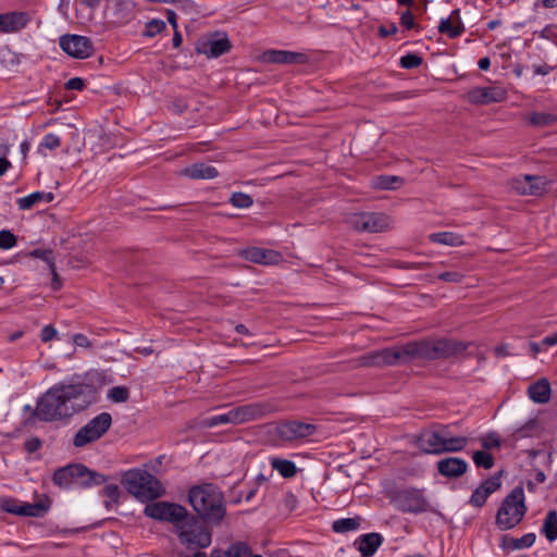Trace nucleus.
<instances>
[{"label":"nucleus","instance_id":"44","mask_svg":"<svg viewBox=\"0 0 557 557\" xmlns=\"http://www.w3.org/2000/svg\"><path fill=\"white\" fill-rule=\"evenodd\" d=\"M480 443L485 450L500 448L502 440L496 432H488L480 438Z\"/></svg>","mask_w":557,"mask_h":557},{"label":"nucleus","instance_id":"39","mask_svg":"<svg viewBox=\"0 0 557 557\" xmlns=\"http://www.w3.org/2000/svg\"><path fill=\"white\" fill-rule=\"evenodd\" d=\"M472 460L478 468H483L485 470L492 469L495 463L493 455L484 450L474 451Z\"/></svg>","mask_w":557,"mask_h":557},{"label":"nucleus","instance_id":"18","mask_svg":"<svg viewBox=\"0 0 557 557\" xmlns=\"http://www.w3.org/2000/svg\"><path fill=\"white\" fill-rule=\"evenodd\" d=\"M244 259L258 264H276L282 260V255L272 249L250 247L239 252Z\"/></svg>","mask_w":557,"mask_h":557},{"label":"nucleus","instance_id":"20","mask_svg":"<svg viewBox=\"0 0 557 557\" xmlns=\"http://www.w3.org/2000/svg\"><path fill=\"white\" fill-rule=\"evenodd\" d=\"M502 485L500 476L494 475L484 480L472 493L469 504L473 507L481 508L488 496L497 491Z\"/></svg>","mask_w":557,"mask_h":557},{"label":"nucleus","instance_id":"12","mask_svg":"<svg viewBox=\"0 0 557 557\" xmlns=\"http://www.w3.org/2000/svg\"><path fill=\"white\" fill-rule=\"evenodd\" d=\"M232 48V44L228 40L225 33H211L202 36L196 42V52L205 54L208 58H219L222 54L227 53Z\"/></svg>","mask_w":557,"mask_h":557},{"label":"nucleus","instance_id":"5","mask_svg":"<svg viewBox=\"0 0 557 557\" xmlns=\"http://www.w3.org/2000/svg\"><path fill=\"white\" fill-rule=\"evenodd\" d=\"M273 411L269 403H252L231 409L221 414H215L203 420V425L213 428L220 424H242L268 416Z\"/></svg>","mask_w":557,"mask_h":557},{"label":"nucleus","instance_id":"27","mask_svg":"<svg viewBox=\"0 0 557 557\" xmlns=\"http://www.w3.org/2000/svg\"><path fill=\"white\" fill-rule=\"evenodd\" d=\"M383 542L380 533H368L357 540L358 549L363 557H371Z\"/></svg>","mask_w":557,"mask_h":557},{"label":"nucleus","instance_id":"42","mask_svg":"<svg viewBox=\"0 0 557 557\" xmlns=\"http://www.w3.org/2000/svg\"><path fill=\"white\" fill-rule=\"evenodd\" d=\"M165 27H166V25H165L164 21L154 18V20H151L148 23H146L145 30H144L143 35L145 37L152 38L156 35L163 32L165 29Z\"/></svg>","mask_w":557,"mask_h":557},{"label":"nucleus","instance_id":"64","mask_svg":"<svg viewBox=\"0 0 557 557\" xmlns=\"http://www.w3.org/2000/svg\"><path fill=\"white\" fill-rule=\"evenodd\" d=\"M478 66L482 71H486L491 66V60L488 57L481 58L478 62Z\"/></svg>","mask_w":557,"mask_h":557},{"label":"nucleus","instance_id":"13","mask_svg":"<svg viewBox=\"0 0 557 557\" xmlns=\"http://www.w3.org/2000/svg\"><path fill=\"white\" fill-rule=\"evenodd\" d=\"M393 502L398 510L410 513H421L428 510V500L422 490L405 488L398 491Z\"/></svg>","mask_w":557,"mask_h":557},{"label":"nucleus","instance_id":"29","mask_svg":"<svg viewBox=\"0 0 557 557\" xmlns=\"http://www.w3.org/2000/svg\"><path fill=\"white\" fill-rule=\"evenodd\" d=\"M184 174L193 180H210L216 177L219 172L214 166L199 162L185 168Z\"/></svg>","mask_w":557,"mask_h":557},{"label":"nucleus","instance_id":"60","mask_svg":"<svg viewBox=\"0 0 557 557\" xmlns=\"http://www.w3.org/2000/svg\"><path fill=\"white\" fill-rule=\"evenodd\" d=\"M297 503V497L293 493H287L285 495V504L290 510L296 507Z\"/></svg>","mask_w":557,"mask_h":557},{"label":"nucleus","instance_id":"11","mask_svg":"<svg viewBox=\"0 0 557 557\" xmlns=\"http://www.w3.org/2000/svg\"><path fill=\"white\" fill-rule=\"evenodd\" d=\"M348 223L359 232L379 233L389 228L391 219L384 213L360 212L351 214Z\"/></svg>","mask_w":557,"mask_h":557},{"label":"nucleus","instance_id":"1","mask_svg":"<svg viewBox=\"0 0 557 557\" xmlns=\"http://www.w3.org/2000/svg\"><path fill=\"white\" fill-rule=\"evenodd\" d=\"M99 398V387L87 380L71 379L59 382L37 400L33 416L44 422H66L74 414L86 410Z\"/></svg>","mask_w":557,"mask_h":557},{"label":"nucleus","instance_id":"7","mask_svg":"<svg viewBox=\"0 0 557 557\" xmlns=\"http://www.w3.org/2000/svg\"><path fill=\"white\" fill-rule=\"evenodd\" d=\"M181 544L189 549L206 548L211 544V532L195 515L187 513L186 518L175 530Z\"/></svg>","mask_w":557,"mask_h":557},{"label":"nucleus","instance_id":"52","mask_svg":"<svg viewBox=\"0 0 557 557\" xmlns=\"http://www.w3.org/2000/svg\"><path fill=\"white\" fill-rule=\"evenodd\" d=\"M58 336V331L52 325H46L41 329L40 339L44 343H48Z\"/></svg>","mask_w":557,"mask_h":557},{"label":"nucleus","instance_id":"62","mask_svg":"<svg viewBox=\"0 0 557 557\" xmlns=\"http://www.w3.org/2000/svg\"><path fill=\"white\" fill-rule=\"evenodd\" d=\"M557 344V333L548 335L542 339V345L554 346Z\"/></svg>","mask_w":557,"mask_h":557},{"label":"nucleus","instance_id":"43","mask_svg":"<svg viewBox=\"0 0 557 557\" xmlns=\"http://www.w3.org/2000/svg\"><path fill=\"white\" fill-rule=\"evenodd\" d=\"M108 398L113 403H125L129 398V389L126 386H114L109 389Z\"/></svg>","mask_w":557,"mask_h":557},{"label":"nucleus","instance_id":"53","mask_svg":"<svg viewBox=\"0 0 557 557\" xmlns=\"http://www.w3.org/2000/svg\"><path fill=\"white\" fill-rule=\"evenodd\" d=\"M33 256L39 258V259H42L44 261H46L50 268H52L54 265L53 263V253H52V250H46V249H35L33 252H32Z\"/></svg>","mask_w":557,"mask_h":557},{"label":"nucleus","instance_id":"45","mask_svg":"<svg viewBox=\"0 0 557 557\" xmlns=\"http://www.w3.org/2000/svg\"><path fill=\"white\" fill-rule=\"evenodd\" d=\"M423 62V59L416 53H407L400 58L399 64L403 69H416L419 67Z\"/></svg>","mask_w":557,"mask_h":557},{"label":"nucleus","instance_id":"40","mask_svg":"<svg viewBox=\"0 0 557 557\" xmlns=\"http://www.w3.org/2000/svg\"><path fill=\"white\" fill-rule=\"evenodd\" d=\"M557 117L552 113L546 112H533L530 117L529 122L533 126H548L555 123Z\"/></svg>","mask_w":557,"mask_h":557},{"label":"nucleus","instance_id":"8","mask_svg":"<svg viewBox=\"0 0 557 557\" xmlns=\"http://www.w3.org/2000/svg\"><path fill=\"white\" fill-rule=\"evenodd\" d=\"M112 417L109 412H101L82 426L73 437L75 447H84L101 438L111 428Z\"/></svg>","mask_w":557,"mask_h":557},{"label":"nucleus","instance_id":"49","mask_svg":"<svg viewBox=\"0 0 557 557\" xmlns=\"http://www.w3.org/2000/svg\"><path fill=\"white\" fill-rule=\"evenodd\" d=\"M102 495L110 499L106 502V506L109 507L110 503H116L120 497V487L116 484L106 485L102 490Z\"/></svg>","mask_w":557,"mask_h":557},{"label":"nucleus","instance_id":"15","mask_svg":"<svg viewBox=\"0 0 557 557\" xmlns=\"http://www.w3.org/2000/svg\"><path fill=\"white\" fill-rule=\"evenodd\" d=\"M417 446L425 454H445L444 426H441L440 430H425L421 432L417 438Z\"/></svg>","mask_w":557,"mask_h":557},{"label":"nucleus","instance_id":"24","mask_svg":"<svg viewBox=\"0 0 557 557\" xmlns=\"http://www.w3.org/2000/svg\"><path fill=\"white\" fill-rule=\"evenodd\" d=\"M359 367H391L388 348L373 350L356 359Z\"/></svg>","mask_w":557,"mask_h":557},{"label":"nucleus","instance_id":"51","mask_svg":"<svg viewBox=\"0 0 557 557\" xmlns=\"http://www.w3.org/2000/svg\"><path fill=\"white\" fill-rule=\"evenodd\" d=\"M438 278L449 283H460L463 278V274L457 271H447L438 275Z\"/></svg>","mask_w":557,"mask_h":557},{"label":"nucleus","instance_id":"10","mask_svg":"<svg viewBox=\"0 0 557 557\" xmlns=\"http://www.w3.org/2000/svg\"><path fill=\"white\" fill-rule=\"evenodd\" d=\"M315 432V424L299 420H285L280 422L275 428L276 437L285 444L302 441L310 437Z\"/></svg>","mask_w":557,"mask_h":557},{"label":"nucleus","instance_id":"32","mask_svg":"<svg viewBox=\"0 0 557 557\" xmlns=\"http://www.w3.org/2000/svg\"><path fill=\"white\" fill-rule=\"evenodd\" d=\"M74 463L65 466L63 468H59L54 471L52 481L54 484L62 488H69L75 485V476H74Z\"/></svg>","mask_w":557,"mask_h":557},{"label":"nucleus","instance_id":"58","mask_svg":"<svg viewBox=\"0 0 557 557\" xmlns=\"http://www.w3.org/2000/svg\"><path fill=\"white\" fill-rule=\"evenodd\" d=\"M397 30H398V28H397L396 24L392 23L388 27L380 26L379 27V35L384 38V37H387L389 35L396 34Z\"/></svg>","mask_w":557,"mask_h":557},{"label":"nucleus","instance_id":"19","mask_svg":"<svg viewBox=\"0 0 557 557\" xmlns=\"http://www.w3.org/2000/svg\"><path fill=\"white\" fill-rule=\"evenodd\" d=\"M437 472L448 479H457L468 471V462L458 457H446L436 462Z\"/></svg>","mask_w":557,"mask_h":557},{"label":"nucleus","instance_id":"6","mask_svg":"<svg viewBox=\"0 0 557 557\" xmlns=\"http://www.w3.org/2000/svg\"><path fill=\"white\" fill-rule=\"evenodd\" d=\"M527 510L523 487L516 486L498 508L495 523L502 531L511 530L522 521Z\"/></svg>","mask_w":557,"mask_h":557},{"label":"nucleus","instance_id":"50","mask_svg":"<svg viewBox=\"0 0 557 557\" xmlns=\"http://www.w3.org/2000/svg\"><path fill=\"white\" fill-rule=\"evenodd\" d=\"M60 145H61L60 137L54 134H47L44 137L42 143H41V146L49 150L57 149L58 147H60Z\"/></svg>","mask_w":557,"mask_h":557},{"label":"nucleus","instance_id":"22","mask_svg":"<svg viewBox=\"0 0 557 557\" xmlns=\"http://www.w3.org/2000/svg\"><path fill=\"white\" fill-rule=\"evenodd\" d=\"M30 17L26 12L0 14V33H15L27 26Z\"/></svg>","mask_w":557,"mask_h":557},{"label":"nucleus","instance_id":"47","mask_svg":"<svg viewBox=\"0 0 557 557\" xmlns=\"http://www.w3.org/2000/svg\"><path fill=\"white\" fill-rule=\"evenodd\" d=\"M21 502L11 497H2L0 499V508L8 513L17 515Z\"/></svg>","mask_w":557,"mask_h":557},{"label":"nucleus","instance_id":"34","mask_svg":"<svg viewBox=\"0 0 557 557\" xmlns=\"http://www.w3.org/2000/svg\"><path fill=\"white\" fill-rule=\"evenodd\" d=\"M271 467L276 470L284 479H292L297 474V467L294 461L278 457L271 458Z\"/></svg>","mask_w":557,"mask_h":557},{"label":"nucleus","instance_id":"63","mask_svg":"<svg viewBox=\"0 0 557 557\" xmlns=\"http://www.w3.org/2000/svg\"><path fill=\"white\" fill-rule=\"evenodd\" d=\"M10 166H11V162L7 158L1 157L0 158V176H2L9 170Z\"/></svg>","mask_w":557,"mask_h":557},{"label":"nucleus","instance_id":"23","mask_svg":"<svg viewBox=\"0 0 557 557\" xmlns=\"http://www.w3.org/2000/svg\"><path fill=\"white\" fill-rule=\"evenodd\" d=\"M438 32L446 34L449 38H457L465 32L463 23L460 18V11L456 9L449 17L443 18L438 25Z\"/></svg>","mask_w":557,"mask_h":557},{"label":"nucleus","instance_id":"59","mask_svg":"<svg viewBox=\"0 0 557 557\" xmlns=\"http://www.w3.org/2000/svg\"><path fill=\"white\" fill-rule=\"evenodd\" d=\"M554 70L553 66L548 65V64H540V65H534V73L536 75H547L549 74L552 71Z\"/></svg>","mask_w":557,"mask_h":557},{"label":"nucleus","instance_id":"46","mask_svg":"<svg viewBox=\"0 0 557 557\" xmlns=\"http://www.w3.org/2000/svg\"><path fill=\"white\" fill-rule=\"evenodd\" d=\"M17 244L16 236L9 230L0 231V248L11 249Z\"/></svg>","mask_w":557,"mask_h":557},{"label":"nucleus","instance_id":"61","mask_svg":"<svg viewBox=\"0 0 557 557\" xmlns=\"http://www.w3.org/2000/svg\"><path fill=\"white\" fill-rule=\"evenodd\" d=\"M168 22L174 29H177L176 13L173 10H166Z\"/></svg>","mask_w":557,"mask_h":557},{"label":"nucleus","instance_id":"55","mask_svg":"<svg viewBox=\"0 0 557 557\" xmlns=\"http://www.w3.org/2000/svg\"><path fill=\"white\" fill-rule=\"evenodd\" d=\"M85 82L81 77H73L65 83V88L69 90H83Z\"/></svg>","mask_w":557,"mask_h":557},{"label":"nucleus","instance_id":"2","mask_svg":"<svg viewBox=\"0 0 557 557\" xmlns=\"http://www.w3.org/2000/svg\"><path fill=\"white\" fill-rule=\"evenodd\" d=\"M468 345L447 338L413 341L388 347L391 366L405 364L414 359H446L463 352Z\"/></svg>","mask_w":557,"mask_h":557},{"label":"nucleus","instance_id":"33","mask_svg":"<svg viewBox=\"0 0 557 557\" xmlns=\"http://www.w3.org/2000/svg\"><path fill=\"white\" fill-rule=\"evenodd\" d=\"M469 443L466 436H451L448 426L444 425V447L445 453H458L463 450Z\"/></svg>","mask_w":557,"mask_h":557},{"label":"nucleus","instance_id":"35","mask_svg":"<svg viewBox=\"0 0 557 557\" xmlns=\"http://www.w3.org/2000/svg\"><path fill=\"white\" fill-rule=\"evenodd\" d=\"M541 532L549 542L557 540V512L549 510L544 519Z\"/></svg>","mask_w":557,"mask_h":557},{"label":"nucleus","instance_id":"38","mask_svg":"<svg viewBox=\"0 0 557 557\" xmlns=\"http://www.w3.org/2000/svg\"><path fill=\"white\" fill-rule=\"evenodd\" d=\"M46 511V507L40 503L35 504H28V503H21L18 507L17 516L23 517H39L44 515Z\"/></svg>","mask_w":557,"mask_h":557},{"label":"nucleus","instance_id":"37","mask_svg":"<svg viewBox=\"0 0 557 557\" xmlns=\"http://www.w3.org/2000/svg\"><path fill=\"white\" fill-rule=\"evenodd\" d=\"M430 240L447 246H461L463 244L462 236L453 232L433 233L430 235Z\"/></svg>","mask_w":557,"mask_h":557},{"label":"nucleus","instance_id":"41","mask_svg":"<svg viewBox=\"0 0 557 557\" xmlns=\"http://www.w3.org/2000/svg\"><path fill=\"white\" fill-rule=\"evenodd\" d=\"M230 203L235 208L246 209L252 206L253 199L248 194L236 191L231 195Z\"/></svg>","mask_w":557,"mask_h":557},{"label":"nucleus","instance_id":"9","mask_svg":"<svg viewBox=\"0 0 557 557\" xmlns=\"http://www.w3.org/2000/svg\"><path fill=\"white\" fill-rule=\"evenodd\" d=\"M144 513L154 520L170 522L176 530L186 518L188 510L176 503L154 502L145 506Z\"/></svg>","mask_w":557,"mask_h":557},{"label":"nucleus","instance_id":"56","mask_svg":"<svg viewBox=\"0 0 557 557\" xmlns=\"http://www.w3.org/2000/svg\"><path fill=\"white\" fill-rule=\"evenodd\" d=\"M400 24L407 29H411L416 26L412 13L407 10L400 16Z\"/></svg>","mask_w":557,"mask_h":557},{"label":"nucleus","instance_id":"57","mask_svg":"<svg viewBox=\"0 0 557 557\" xmlns=\"http://www.w3.org/2000/svg\"><path fill=\"white\" fill-rule=\"evenodd\" d=\"M73 343L78 346V347H85V348H88L91 346V343L90 341L88 339V337L84 334H75L73 336Z\"/></svg>","mask_w":557,"mask_h":557},{"label":"nucleus","instance_id":"3","mask_svg":"<svg viewBox=\"0 0 557 557\" xmlns=\"http://www.w3.org/2000/svg\"><path fill=\"white\" fill-rule=\"evenodd\" d=\"M188 502L203 522L220 525L226 516L223 492L212 483L195 485L188 491Z\"/></svg>","mask_w":557,"mask_h":557},{"label":"nucleus","instance_id":"14","mask_svg":"<svg viewBox=\"0 0 557 557\" xmlns=\"http://www.w3.org/2000/svg\"><path fill=\"white\" fill-rule=\"evenodd\" d=\"M59 45L66 54L74 59H87L95 51L91 39L81 35H63L60 37Z\"/></svg>","mask_w":557,"mask_h":557},{"label":"nucleus","instance_id":"16","mask_svg":"<svg viewBox=\"0 0 557 557\" xmlns=\"http://www.w3.org/2000/svg\"><path fill=\"white\" fill-rule=\"evenodd\" d=\"M506 97L507 91L503 87H475L466 95V99L473 104L502 102Z\"/></svg>","mask_w":557,"mask_h":557},{"label":"nucleus","instance_id":"48","mask_svg":"<svg viewBox=\"0 0 557 557\" xmlns=\"http://www.w3.org/2000/svg\"><path fill=\"white\" fill-rule=\"evenodd\" d=\"M379 180V187L383 189H395L404 183L399 176H381Z\"/></svg>","mask_w":557,"mask_h":557},{"label":"nucleus","instance_id":"17","mask_svg":"<svg viewBox=\"0 0 557 557\" xmlns=\"http://www.w3.org/2000/svg\"><path fill=\"white\" fill-rule=\"evenodd\" d=\"M261 60L271 64H301L307 61V55L294 51L270 49L262 53Z\"/></svg>","mask_w":557,"mask_h":557},{"label":"nucleus","instance_id":"4","mask_svg":"<svg viewBox=\"0 0 557 557\" xmlns=\"http://www.w3.org/2000/svg\"><path fill=\"white\" fill-rule=\"evenodd\" d=\"M122 483L126 491L141 502L153 500L165 493V488L154 475L147 470L131 469L123 474Z\"/></svg>","mask_w":557,"mask_h":557},{"label":"nucleus","instance_id":"25","mask_svg":"<svg viewBox=\"0 0 557 557\" xmlns=\"http://www.w3.org/2000/svg\"><path fill=\"white\" fill-rule=\"evenodd\" d=\"M536 540L535 533H527L519 539H515L510 536L509 534H504L500 537L499 547L505 552H512L518 550L522 548H529L531 547Z\"/></svg>","mask_w":557,"mask_h":557},{"label":"nucleus","instance_id":"21","mask_svg":"<svg viewBox=\"0 0 557 557\" xmlns=\"http://www.w3.org/2000/svg\"><path fill=\"white\" fill-rule=\"evenodd\" d=\"M75 485L79 487L98 486L107 482V478L96 471L89 470L82 463H74Z\"/></svg>","mask_w":557,"mask_h":557},{"label":"nucleus","instance_id":"28","mask_svg":"<svg viewBox=\"0 0 557 557\" xmlns=\"http://www.w3.org/2000/svg\"><path fill=\"white\" fill-rule=\"evenodd\" d=\"M529 397L536 404H546L550 399V384L547 379H541L528 388Z\"/></svg>","mask_w":557,"mask_h":557},{"label":"nucleus","instance_id":"31","mask_svg":"<svg viewBox=\"0 0 557 557\" xmlns=\"http://www.w3.org/2000/svg\"><path fill=\"white\" fill-rule=\"evenodd\" d=\"M54 195L51 191H35L25 197L18 198L16 203L20 210H30L38 202H51Z\"/></svg>","mask_w":557,"mask_h":557},{"label":"nucleus","instance_id":"26","mask_svg":"<svg viewBox=\"0 0 557 557\" xmlns=\"http://www.w3.org/2000/svg\"><path fill=\"white\" fill-rule=\"evenodd\" d=\"M541 178L534 175H523L512 180V188L520 195H539L542 190Z\"/></svg>","mask_w":557,"mask_h":557},{"label":"nucleus","instance_id":"30","mask_svg":"<svg viewBox=\"0 0 557 557\" xmlns=\"http://www.w3.org/2000/svg\"><path fill=\"white\" fill-rule=\"evenodd\" d=\"M210 557H251V548L244 542H235L225 550L214 548Z\"/></svg>","mask_w":557,"mask_h":557},{"label":"nucleus","instance_id":"36","mask_svg":"<svg viewBox=\"0 0 557 557\" xmlns=\"http://www.w3.org/2000/svg\"><path fill=\"white\" fill-rule=\"evenodd\" d=\"M362 519L360 517L342 518L333 521L332 530L335 533H348L359 529Z\"/></svg>","mask_w":557,"mask_h":557},{"label":"nucleus","instance_id":"54","mask_svg":"<svg viewBox=\"0 0 557 557\" xmlns=\"http://www.w3.org/2000/svg\"><path fill=\"white\" fill-rule=\"evenodd\" d=\"M41 440L36 436L26 440L24 443V447L26 451L29 454L37 451L41 447Z\"/></svg>","mask_w":557,"mask_h":557}]
</instances>
